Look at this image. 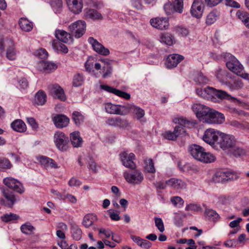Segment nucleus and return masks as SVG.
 <instances>
[{"label": "nucleus", "mask_w": 249, "mask_h": 249, "mask_svg": "<svg viewBox=\"0 0 249 249\" xmlns=\"http://www.w3.org/2000/svg\"><path fill=\"white\" fill-rule=\"evenodd\" d=\"M70 120L64 115H57L53 118V122L57 128H62L68 125Z\"/></svg>", "instance_id": "27"}, {"label": "nucleus", "mask_w": 249, "mask_h": 249, "mask_svg": "<svg viewBox=\"0 0 249 249\" xmlns=\"http://www.w3.org/2000/svg\"><path fill=\"white\" fill-rule=\"evenodd\" d=\"M223 57L226 62L227 67L231 71L236 74L243 71V66L233 55L226 53L223 54Z\"/></svg>", "instance_id": "4"}, {"label": "nucleus", "mask_w": 249, "mask_h": 249, "mask_svg": "<svg viewBox=\"0 0 249 249\" xmlns=\"http://www.w3.org/2000/svg\"><path fill=\"white\" fill-rule=\"evenodd\" d=\"M122 108H124V114L130 113L134 118L138 120L140 119V108L139 107L134 105H127L122 106Z\"/></svg>", "instance_id": "26"}, {"label": "nucleus", "mask_w": 249, "mask_h": 249, "mask_svg": "<svg viewBox=\"0 0 249 249\" xmlns=\"http://www.w3.org/2000/svg\"><path fill=\"white\" fill-rule=\"evenodd\" d=\"M6 48V57L10 60H14L16 58V51L14 48L13 41L8 38H3L0 41V51L1 53Z\"/></svg>", "instance_id": "7"}, {"label": "nucleus", "mask_w": 249, "mask_h": 249, "mask_svg": "<svg viewBox=\"0 0 249 249\" xmlns=\"http://www.w3.org/2000/svg\"><path fill=\"white\" fill-rule=\"evenodd\" d=\"M236 16L249 29V13L243 10H238L236 13Z\"/></svg>", "instance_id": "32"}, {"label": "nucleus", "mask_w": 249, "mask_h": 249, "mask_svg": "<svg viewBox=\"0 0 249 249\" xmlns=\"http://www.w3.org/2000/svg\"><path fill=\"white\" fill-rule=\"evenodd\" d=\"M57 67V65L55 63L44 60L40 61L37 64L38 70L46 73L54 71Z\"/></svg>", "instance_id": "22"}, {"label": "nucleus", "mask_w": 249, "mask_h": 249, "mask_svg": "<svg viewBox=\"0 0 249 249\" xmlns=\"http://www.w3.org/2000/svg\"><path fill=\"white\" fill-rule=\"evenodd\" d=\"M18 216L16 214L10 213H7L1 216V220L5 222L11 221L18 218Z\"/></svg>", "instance_id": "56"}, {"label": "nucleus", "mask_w": 249, "mask_h": 249, "mask_svg": "<svg viewBox=\"0 0 249 249\" xmlns=\"http://www.w3.org/2000/svg\"><path fill=\"white\" fill-rule=\"evenodd\" d=\"M151 25L159 30H166L169 26L168 20L164 18H156L150 20Z\"/></svg>", "instance_id": "19"}, {"label": "nucleus", "mask_w": 249, "mask_h": 249, "mask_svg": "<svg viewBox=\"0 0 249 249\" xmlns=\"http://www.w3.org/2000/svg\"><path fill=\"white\" fill-rule=\"evenodd\" d=\"M97 216L92 214H87L83 218L82 224L86 228L91 226L94 221L97 220Z\"/></svg>", "instance_id": "37"}, {"label": "nucleus", "mask_w": 249, "mask_h": 249, "mask_svg": "<svg viewBox=\"0 0 249 249\" xmlns=\"http://www.w3.org/2000/svg\"><path fill=\"white\" fill-rule=\"evenodd\" d=\"M226 74L227 72L225 71L219 70L216 72V76L220 82H223L224 80V77Z\"/></svg>", "instance_id": "63"}, {"label": "nucleus", "mask_w": 249, "mask_h": 249, "mask_svg": "<svg viewBox=\"0 0 249 249\" xmlns=\"http://www.w3.org/2000/svg\"><path fill=\"white\" fill-rule=\"evenodd\" d=\"M174 30L177 34L182 36H186L189 33L188 30L182 26L175 27Z\"/></svg>", "instance_id": "54"}, {"label": "nucleus", "mask_w": 249, "mask_h": 249, "mask_svg": "<svg viewBox=\"0 0 249 249\" xmlns=\"http://www.w3.org/2000/svg\"><path fill=\"white\" fill-rule=\"evenodd\" d=\"M190 154L196 160L204 163H211L215 160V157L197 144H192L188 148Z\"/></svg>", "instance_id": "2"}, {"label": "nucleus", "mask_w": 249, "mask_h": 249, "mask_svg": "<svg viewBox=\"0 0 249 249\" xmlns=\"http://www.w3.org/2000/svg\"><path fill=\"white\" fill-rule=\"evenodd\" d=\"M4 196L6 199V203L5 204L9 207H11L16 201L15 195L13 193L4 192Z\"/></svg>", "instance_id": "45"}, {"label": "nucleus", "mask_w": 249, "mask_h": 249, "mask_svg": "<svg viewBox=\"0 0 249 249\" xmlns=\"http://www.w3.org/2000/svg\"><path fill=\"white\" fill-rule=\"evenodd\" d=\"M225 182L227 181H234L239 178L238 175L233 172H225Z\"/></svg>", "instance_id": "52"}, {"label": "nucleus", "mask_w": 249, "mask_h": 249, "mask_svg": "<svg viewBox=\"0 0 249 249\" xmlns=\"http://www.w3.org/2000/svg\"><path fill=\"white\" fill-rule=\"evenodd\" d=\"M53 48L57 53H67L68 49L67 46L58 40H53L52 42Z\"/></svg>", "instance_id": "35"}, {"label": "nucleus", "mask_w": 249, "mask_h": 249, "mask_svg": "<svg viewBox=\"0 0 249 249\" xmlns=\"http://www.w3.org/2000/svg\"><path fill=\"white\" fill-rule=\"evenodd\" d=\"M123 106L114 105L110 103H107L105 105V108L107 112L109 114L124 115Z\"/></svg>", "instance_id": "24"}, {"label": "nucleus", "mask_w": 249, "mask_h": 249, "mask_svg": "<svg viewBox=\"0 0 249 249\" xmlns=\"http://www.w3.org/2000/svg\"><path fill=\"white\" fill-rule=\"evenodd\" d=\"M219 16V13L213 10L210 12L207 16L206 19V23L208 25H210L214 23L218 19Z\"/></svg>", "instance_id": "41"}, {"label": "nucleus", "mask_w": 249, "mask_h": 249, "mask_svg": "<svg viewBox=\"0 0 249 249\" xmlns=\"http://www.w3.org/2000/svg\"><path fill=\"white\" fill-rule=\"evenodd\" d=\"M205 214L208 217L209 220L213 222L217 221L220 218L219 215L213 209H206L205 211Z\"/></svg>", "instance_id": "44"}, {"label": "nucleus", "mask_w": 249, "mask_h": 249, "mask_svg": "<svg viewBox=\"0 0 249 249\" xmlns=\"http://www.w3.org/2000/svg\"><path fill=\"white\" fill-rule=\"evenodd\" d=\"M35 55L39 58L44 59L47 57L48 53L45 49H40L36 52Z\"/></svg>", "instance_id": "60"}, {"label": "nucleus", "mask_w": 249, "mask_h": 249, "mask_svg": "<svg viewBox=\"0 0 249 249\" xmlns=\"http://www.w3.org/2000/svg\"><path fill=\"white\" fill-rule=\"evenodd\" d=\"M46 95L42 90L38 91L35 97V103L37 105H43L46 102Z\"/></svg>", "instance_id": "39"}, {"label": "nucleus", "mask_w": 249, "mask_h": 249, "mask_svg": "<svg viewBox=\"0 0 249 249\" xmlns=\"http://www.w3.org/2000/svg\"><path fill=\"white\" fill-rule=\"evenodd\" d=\"M70 139L73 146L74 147H80L82 145L83 140L80 136L78 131H74L71 133Z\"/></svg>", "instance_id": "33"}, {"label": "nucleus", "mask_w": 249, "mask_h": 249, "mask_svg": "<svg viewBox=\"0 0 249 249\" xmlns=\"http://www.w3.org/2000/svg\"><path fill=\"white\" fill-rule=\"evenodd\" d=\"M72 36L71 34L68 33L63 30L57 29L55 31V36L57 39V40L63 43L72 42Z\"/></svg>", "instance_id": "20"}, {"label": "nucleus", "mask_w": 249, "mask_h": 249, "mask_svg": "<svg viewBox=\"0 0 249 249\" xmlns=\"http://www.w3.org/2000/svg\"><path fill=\"white\" fill-rule=\"evenodd\" d=\"M11 167V164L10 161L5 158L0 159V168L3 169L10 168Z\"/></svg>", "instance_id": "61"}, {"label": "nucleus", "mask_w": 249, "mask_h": 249, "mask_svg": "<svg viewBox=\"0 0 249 249\" xmlns=\"http://www.w3.org/2000/svg\"><path fill=\"white\" fill-rule=\"evenodd\" d=\"M224 121L225 116L223 114L211 109L205 122L208 124H221Z\"/></svg>", "instance_id": "12"}, {"label": "nucleus", "mask_w": 249, "mask_h": 249, "mask_svg": "<svg viewBox=\"0 0 249 249\" xmlns=\"http://www.w3.org/2000/svg\"><path fill=\"white\" fill-rule=\"evenodd\" d=\"M184 57L178 54H173L169 55L165 62L166 67L168 69H172L176 67Z\"/></svg>", "instance_id": "21"}, {"label": "nucleus", "mask_w": 249, "mask_h": 249, "mask_svg": "<svg viewBox=\"0 0 249 249\" xmlns=\"http://www.w3.org/2000/svg\"><path fill=\"white\" fill-rule=\"evenodd\" d=\"M167 186L173 187L176 190H180L185 187V183L180 179L172 178L166 181Z\"/></svg>", "instance_id": "31"}, {"label": "nucleus", "mask_w": 249, "mask_h": 249, "mask_svg": "<svg viewBox=\"0 0 249 249\" xmlns=\"http://www.w3.org/2000/svg\"><path fill=\"white\" fill-rule=\"evenodd\" d=\"M100 89L109 93H113L119 97L128 100L130 98V95L125 92L117 89L107 85H101Z\"/></svg>", "instance_id": "17"}, {"label": "nucleus", "mask_w": 249, "mask_h": 249, "mask_svg": "<svg viewBox=\"0 0 249 249\" xmlns=\"http://www.w3.org/2000/svg\"><path fill=\"white\" fill-rule=\"evenodd\" d=\"M70 10L75 14L80 13L83 4L82 0H66Z\"/></svg>", "instance_id": "23"}, {"label": "nucleus", "mask_w": 249, "mask_h": 249, "mask_svg": "<svg viewBox=\"0 0 249 249\" xmlns=\"http://www.w3.org/2000/svg\"><path fill=\"white\" fill-rule=\"evenodd\" d=\"M125 180L129 183L138 184L140 182V172L136 170L133 172L125 171L123 174Z\"/></svg>", "instance_id": "18"}, {"label": "nucleus", "mask_w": 249, "mask_h": 249, "mask_svg": "<svg viewBox=\"0 0 249 249\" xmlns=\"http://www.w3.org/2000/svg\"><path fill=\"white\" fill-rule=\"evenodd\" d=\"M86 28V22L81 20L71 23L69 26V31L72 35L74 34V36L76 38H79L84 34Z\"/></svg>", "instance_id": "8"}, {"label": "nucleus", "mask_w": 249, "mask_h": 249, "mask_svg": "<svg viewBox=\"0 0 249 249\" xmlns=\"http://www.w3.org/2000/svg\"><path fill=\"white\" fill-rule=\"evenodd\" d=\"M53 142L60 151H66L69 148V139L63 132L57 131L54 134Z\"/></svg>", "instance_id": "6"}, {"label": "nucleus", "mask_w": 249, "mask_h": 249, "mask_svg": "<svg viewBox=\"0 0 249 249\" xmlns=\"http://www.w3.org/2000/svg\"><path fill=\"white\" fill-rule=\"evenodd\" d=\"M185 134V130L180 126H176L173 132L168 131L163 134V137L168 140L174 141L177 138L181 135H184Z\"/></svg>", "instance_id": "16"}, {"label": "nucleus", "mask_w": 249, "mask_h": 249, "mask_svg": "<svg viewBox=\"0 0 249 249\" xmlns=\"http://www.w3.org/2000/svg\"><path fill=\"white\" fill-rule=\"evenodd\" d=\"M18 24L20 28L26 32H29L33 28V24L25 18H21Z\"/></svg>", "instance_id": "40"}, {"label": "nucleus", "mask_w": 249, "mask_h": 249, "mask_svg": "<svg viewBox=\"0 0 249 249\" xmlns=\"http://www.w3.org/2000/svg\"><path fill=\"white\" fill-rule=\"evenodd\" d=\"M226 85L231 90H238L243 86L242 80L239 79H235L233 82H227Z\"/></svg>", "instance_id": "42"}, {"label": "nucleus", "mask_w": 249, "mask_h": 249, "mask_svg": "<svg viewBox=\"0 0 249 249\" xmlns=\"http://www.w3.org/2000/svg\"><path fill=\"white\" fill-rule=\"evenodd\" d=\"M236 140L233 135L222 132L217 146H219L224 151H228L234 147Z\"/></svg>", "instance_id": "5"}, {"label": "nucleus", "mask_w": 249, "mask_h": 249, "mask_svg": "<svg viewBox=\"0 0 249 249\" xmlns=\"http://www.w3.org/2000/svg\"><path fill=\"white\" fill-rule=\"evenodd\" d=\"M144 169L145 171L151 173H154L155 172V169L154 166V163L151 159L144 160Z\"/></svg>", "instance_id": "46"}, {"label": "nucleus", "mask_w": 249, "mask_h": 249, "mask_svg": "<svg viewBox=\"0 0 249 249\" xmlns=\"http://www.w3.org/2000/svg\"><path fill=\"white\" fill-rule=\"evenodd\" d=\"M222 132L213 128H209L205 130L202 137V140L207 143L214 148L217 145L220 138Z\"/></svg>", "instance_id": "3"}, {"label": "nucleus", "mask_w": 249, "mask_h": 249, "mask_svg": "<svg viewBox=\"0 0 249 249\" xmlns=\"http://www.w3.org/2000/svg\"><path fill=\"white\" fill-rule=\"evenodd\" d=\"M210 108L200 104H194L192 106V109L196 117L201 121L205 122L210 111Z\"/></svg>", "instance_id": "10"}, {"label": "nucleus", "mask_w": 249, "mask_h": 249, "mask_svg": "<svg viewBox=\"0 0 249 249\" xmlns=\"http://www.w3.org/2000/svg\"><path fill=\"white\" fill-rule=\"evenodd\" d=\"M159 39L160 42L168 46H171L175 43L174 37L168 33L160 34Z\"/></svg>", "instance_id": "30"}, {"label": "nucleus", "mask_w": 249, "mask_h": 249, "mask_svg": "<svg viewBox=\"0 0 249 249\" xmlns=\"http://www.w3.org/2000/svg\"><path fill=\"white\" fill-rule=\"evenodd\" d=\"M205 5L202 0H194L191 6L190 13L191 15L196 18L202 17Z\"/></svg>", "instance_id": "11"}, {"label": "nucleus", "mask_w": 249, "mask_h": 249, "mask_svg": "<svg viewBox=\"0 0 249 249\" xmlns=\"http://www.w3.org/2000/svg\"><path fill=\"white\" fill-rule=\"evenodd\" d=\"M225 172L217 171L213 175L212 179L215 183H225Z\"/></svg>", "instance_id": "43"}, {"label": "nucleus", "mask_w": 249, "mask_h": 249, "mask_svg": "<svg viewBox=\"0 0 249 249\" xmlns=\"http://www.w3.org/2000/svg\"><path fill=\"white\" fill-rule=\"evenodd\" d=\"M173 121L175 124H179L178 126L183 128H184L183 126H185L186 124L189 123L187 120L183 117L176 118Z\"/></svg>", "instance_id": "59"}, {"label": "nucleus", "mask_w": 249, "mask_h": 249, "mask_svg": "<svg viewBox=\"0 0 249 249\" xmlns=\"http://www.w3.org/2000/svg\"><path fill=\"white\" fill-rule=\"evenodd\" d=\"M71 236L75 241L80 240L82 236V231L80 227L76 225H72L71 227Z\"/></svg>", "instance_id": "36"}, {"label": "nucleus", "mask_w": 249, "mask_h": 249, "mask_svg": "<svg viewBox=\"0 0 249 249\" xmlns=\"http://www.w3.org/2000/svg\"><path fill=\"white\" fill-rule=\"evenodd\" d=\"M155 226L160 232H163L164 231V226L161 218L155 217Z\"/></svg>", "instance_id": "58"}, {"label": "nucleus", "mask_w": 249, "mask_h": 249, "mask_svg": "<svg viewBox=\"0 0 249 249\" xmlns=\"http://www.w3.org/2000/svg\"><path fill=\"white\" fill-rule=\"evenodd\" d=\"M120 156L122 164L124 167L131 170L136 168L135 156L133 153L124 152L120 154Z\"/></svg>", "instance_id": "9"}, {"label": "nucleus", "mask_w": 249, "mask_h": 249, "mask_svg": "<svg viewBox=\"0 0 249 249\" xmlns=\"http://www.w3.org/2000/svg\"><path fill=\"white\" fill-rule=\"evenodd\" d=\"M173 5L175 11L179 14L182 13L183 10V1H177L176 0H174L173 1Z\"/></svg>", "instance_id": "53"}, {"label": "nucleus", "mask_w": 249, "mask_h": 249, "mask_svg": "<svg viewBox=\"0 0 249 249\" xmlns=\"http://www.w3.org/2000/svg\"><path fill=\"white\" fill-rule=\"evenodd\" d=\"M19 86L21 89H26L29 86L26 79L22 78L18 81Z\"/></svg>", "instance_id": "64"}, {"label": "nucleus", "mask_w": 249, "mask_h": 249, "mask_svg": "<svg viewBox=\"0 0 249 249\" xmlns=\"http://www.w3.org/2000/svg\"><path fill=\"white\" fill-rule=\"evenodd\" d=\"M84 17L86 18L92 20H101L103 19L102 14L97 11L90 8H86L84 11Z\"/></svg>", "instance_id": "28"}, {"label": "nucleus", "mask_w": 249, "mask_h": 249, "mask_svg": "<svg viewBox=\"0 0 249 249\" xmlns=\"http://www.w3.org/2000/svg\"><path fill=\"white\" fill-rule=\"evenodd\" d=\"M39 161L46 169L57 168L58 167L54 160L45 156L40 157Z\"/></svg>", "instance_id": "29"}, {"label": "nucleus", "mask_w": 249, "mask_h": 249, "mask_svg": "<svg viewBox=\"0 0 249 249\" xmlns=\"http://www.w3.org/2000/svg\"><path fill=\"white\" fill-rule=\"evenodd\" d=\"M55 13H60L63 9L62 0H48Z\"/></svg>", "instance_id": "38"}, {"label": "nucleus", "mask_w": 249, "mask_h": 249, "mask_svg": "<svg viewBox=\"0 0 249 249\" xmlns=\"http://www.w3.org/2000/svg\"><path fill=\"white\" fill-rule=\"evenodd\" d=\"M11 126L12 129L18 132H23L26 130V125L24 122L20 119H17L13 121Z\"/></svg>", "instance_id": "34"}, {"label": "nucleus", "mask_w": 249, "mask_h": 249, "mask_svg": "<svg viewBox=\"0 0 249 249\" xmlns=\"http://www.w3.org/2000/svg\"><path fill=\"white\" fill-rule=\"evenodd\" d=\"M84 81V78L82 74L77 73L73 78L72 84L75 87L81 86Z\"/></svg>", "instance_id": "51"}, {"label": "nucleus", "mask_w": 249, "mask_h": 249, "mask_svg": "<svg viewBox=\"0 0 249 249\" xmlns=\"http://www.w3.org/2000/svg\"><path fill=\"white\" fill-rule=\"evenodd\" d=\"M195 80L199 84H207L208 81V79L201 72H198L196 74Z\"/></svg>", "instance_id": "55"}, {"label": "nucleus", "mask_w": 249, "mask_h": 249, "mask_svg": "<svg viewBox=\"0 0 249 249\" xmlns=\"http://www.w3.org/2000/svg\"><path fill=\"white\" fill-rule=\"evenodd\" d=\"M3 182L8 188L14 190L18 193L22 194L24 192V188L21 183L13 178H6L3 179Z\"/></svg>", "instance_id": "14"}, {"label": "nucleus", "mask_w": 249, "mask_h": 249, "mask_svg": "<svg viewBox=\"0 0 249 249\" xmlns=\"http://www.w3.org/2000/svg\"><path fill=\"white\" fill-rule=\"evenodd\" d=\"M88 42L91 45L93 50L97 53L107 56L109 54L110 52L107 48H105L97 40L92 37H89L88 39Z\"/></svg>", "instance_id": "13"}, {"label": "nucleus", "mask_w": 249, "mask_h": 249, "mask_svg": "<svg viewBox=\"0 0 249 249\" xmlns=\"http://www.w3.org/2000/svg\"><path fill=\"white\" fill-rule=\"evenodd\" d=\"M35 230V228L30 223H26L20 227L21 231L25 234H30Z\"/></svg>", "instance_id": "50"}, {"label": "nucleus", "mask_w": 249, "mask_h": 249, "mask_svg": "<svg viewBox=\"0 0 249 249\" xmlns=\"http://www.w3.org/2000/svg\"><path fill=\"white\" fill-rule=\"evenodd\" d=\"M99 61L102 65V71L100 73L103 74V77L105 78L112 72L111 61L107 58L101 59Z\"/></svg>", "instance_id": "25"}, {"label": "nucleus", "mask_w": 249, "mask_h": 249, "mask_svg": "<svg viewBox=\"0 0 249 249\" xmlns=\"http://www.w3.org/2000/svg\"><path fill=\"white\" fill-rule=\"evenodd\" d=\"M50 94L54 98H57L61 101L66 99L63 89L58 85H50L49 88Z\"/></svg>", "instance_id": "15"}, {"label": "nucleus", "mask_w": 249, "mask_h": 249, "mask_svg": "<svg viewBox=\"0 0 249 249\" xmlns=\"http://www.w3.org/2000/svg\"><path fill=\"white\" fill-rule=\"evenodd\" d=\"M129 126V123L126 120H123L117 117L116 126L121 128H126Z\"/></svg>", "instance_id": "62"}, {"label": "nucleus", "mask_w": 249, "mask_h": 249, "mask_svg": "<svg viewBox=\"0 0 249 249\" xmlns=\"http://www.w3.org/2000/svg\"><path fill=\"white\" fill-rule=\"evenodd\" d=\"M196 94L200 97L210 100L213 102H218L219 100L226 99L234 101L235 98L222 90H218L213 88L207 87L197 89Z\"/></svg>", "instance_id": "1"}, {"label": "nucleus", "mask_w": 249, "mask_h": 249, "mask_svg": "<svg viewBox=\"0 0 249 249\" xmlns=\"http://www.w3.org/2000/svg\"><path fill=\"white\" fill-rule=\"evenodd\" d=\"M72 119L76 125H80L83 123L84 117L80 112L74 111L72 113Z\"/></svg>", "instance_id": "47"}, {"label": "nucleus", "mask_w": 249, "mask_h": 249, "mask_svg": "<svg viewBox=\"0 0 249 249\" xmlns=\"http://www.w3.org/2000/svg\"><path fill=\"white\" fill-rule=\"evenodd\" d=\"M186 214L179 212L176 213L175 216L174 223L178 227H181L182 226V218H185Z\"/></svg>", "instance_id": "49"}, {"label": "nucleus", "mask_w": 249, "mask_h": 249, "mask_svg": "<svg viewBox=\"0 0 249 249\" xmlns=\"http://www.w3.org/2000/svg\"><path fill=\"white\" fill-rule=\"evenodd\" d=\"M230 152L235 157H238L245 155L246 151L245 150L239 147L236 146V144L234 145V147L232 148Z\"/></svg>", "instance_id": "48"}, {"label": "nucleus", "mask_w": 249, "mask_h": 249, "mask_svg": "<svg viewBox=\"0 0 249 249\" xmlns=\"http://www.w3.org/2000/svg\"><path fill=\"white\" fill-rule=\"evenodd\" d=\"M171 202L176 206L180 208L183 206L184 204V201L179 196H174L171 198Z\"/></svg>", "instance_id": "57"}]
</instances>
